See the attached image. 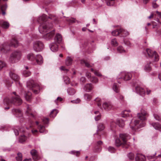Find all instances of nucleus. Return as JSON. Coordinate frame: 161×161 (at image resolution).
Instances as JSON below:
<instances>
[{
    "label": "nucleus",
    "instance_id": "obj_6",
    "mask_svg": "<svg viewBox=\"0 0 161 161\" xmlns=\"http://www.w3.org/2000/svg\"><path fill=\"white\" fill-rule=\"evenodd\" d=\"M21 56V53L20 52L14 51L11 54L9 61L11 63H15L19 59Z\"/></svg>",
    "mask_w": 161,
    "mask_h": 161
},
{
    "label": "nucleus",
    "instance_id": "obj_63",
    "mask_svg": "<svg viewBox=\"0 0 161 161\" xmlns=\"http://www.w3.org/2000/svg\"><path fill=\"white\" fill-rule=\"evenodd\" d=\"M94 74L98 76H101V74L98 71H95L94 72Z\"/></svg>",
    "mask_w": 161,
    "mask_h": 161
},
{
    "label": "nucleus",
    "instance_id": "obj_46",
    "mask_svg": "<svg viewBox=\"0 0 161 161\" xmlns=\"http://www.w3.org/2000/svg\"><path fill=\"white\" fill-rule=\"evenodd\" d=\"M116 125H117L116 122L114 121H112L110 123V126L112 129H113L116 127Z\"/></svg>",
    "mask_w": 161,
    "mask_h": 161
},
{
    "label": "nucleus",
    "instance_id": "obj_43",
    "mask_svg": "<svg viewBox=\"0 0 161 161\" xmlns=\"http://www.w3.org/2000/svg\"><path fill=\"white\" fill-rule=\"evenodd\" d=\"M38 129L40 133H42L45 132V127L43 125H39L38 127Z\"/></svg>",
    "mask_w": 161,
    "mask_h": 161
},
{
    "label": "nucleus",
    "instance_id": "obj_62",
    "mask_svg": "<svg viewBox=\"0 0 161 161\" xmlns=\"http://www.w3.org/2000/svg\"><path fill=\"white\" fill-rule=\"evenodd\" d=\"M101 118V115L100 114H98L96 117H95V119L96 121H98Z\"/></svg>",
    "mask_w": 161,
    "mask_h": 161
},
{
    "label": "nucleus",
    "instance_id": "obj_44",
    "mask_svg": "<svg viewBox=\"0 0 161 161\" xmlns=\"http://www.w3.org/2000/svg\"><path fill=\"white\" fill-rule=\"evenodd\" d=\"M12 112L14 114H19L21 113L20 110L19 109H13Z\"/></svg>",
    "mask_w": 161,
    "mask_h": 161
},
{
    "label": "nucleus",
    "instance_id": "obj_57",
    "mask_svg": "<svg viewBox=\"0 0 161 161\" xmlns=\"http://www.w3.org/2000/svg\"><path fill=\"white\" fill-rule=\"evenodd\" d=\"M64 80L66 84H68L69 82V79L66 76L64 78Z\"/></svg>",
    "mask_w": 161,
    "mask_h": 161
},
{
    "label": "nucleus",
    "instance_id": "obj_8",
    "mask_svg": "<svg viewBox=\"0 0 161 161\" xmlns=\"http://www.w3.org/2000/svg\"><path fill=\"white\" fill-rule=\"evenodd\" d=\"M33 48L36 52H40L44 48V45L42 42L39 41H35L33 43Z\"/></svg>",
    "mask_w": 161,
    "mask_h": 161
},
{
    "label": "nucleus",
    "instance_id": "obj_49",
    "mask_svg": "<svg viewBox=\"0 0 161 161\" xmlns=\"http://www.w3.org/2000/svg\"><path fill=\"white\" fill-rule=\"evenodd\" d=\"M144 69L146 71H150L151 70V68L149 64H147L145 65Z\"/></svg>",
    "mask_w": 161,
    "mask_h": 161
},
{
    "label": "nucleus",
    "instance_id": "obj_33",
    "mask_svg": "<svg viewBox=\"0 0 161 161\" xmlns=\"http://www.w3.org/2000/svg\"><path fill=\"white\" fill-rule=\"evenodd\" d=\"M27 138V137L25 135H22L19 138V142L20 143H23L26 140Z\"/></svg>",
    "mask_w": 161,
    "mask_h": 161
},
{
    "label": "nucleus",
    "instance_id": "obj_48",
    "mask_svg": "<svg viewBox=\"0 0 161 161\" xmlns=\"http://www.w3.org/2000/svg\"><path fill=\"white\" fill-rule=\"evenodd\" d=\"M117 98L120 101H124V97L120 94H119L117 96Z\"/></svg>",
    "mask_w": 161,
    "mask_h": 161
},
{
    "label": "nucleus",
    "instance_id": "obj_58",
    "mask_svg": "<svg viewBox=\"0 0 161 161\" xmlns=\"http://www.w3.org/2000/svg\"><path fill=\"white\" fill-rule=\"evenodd\" d=\"M80 101V100L79 98H77L76 100H75L71 101V102L73 103H78Z\"/></svg>",
    "mask_w": 161,
    "mask_h": 161
},
{
    "label": "nucleus",
    "instance_id": "obj_10",
    "mask_svg": "<svg viewBox=\"0 0 161 161\" xmlns=\"http://www.w3.org/2000/svg\"><path fill=\"white\" fill-rule=\"evenodd\" d=\"M131 77V74L130 73L123 72L119 74L118 78L119 79H122L125 80H130Z\"/></svg>",
    "mask_w": 161,
    "mask_h": 161
},
{
    "label": "nucleus",
    "instance_id": "obj_25",
    "mask_svg": "<svg viewBox=\"0 0 161 161\" xmlns=\"http://www.w3.org/2000/svg\"><path fill=\"white\" fill-rule=\"evenodd\" d=\"M130 110H124L121 113V116L122 117H126L129 116V113H130Z\"/></svg>",
    "mask_w": 161,
    "mask_h": 161
},
{
    "label": "nucleus",
    "instance_id": "obj_37",
    "mask_svg": "<svg viewBox=\"0 0 161 161\" xmlns=\"http://www.w3.org/2000/svg\"><path fill=\"white\" fill-rule=\"evenodd\" d=\"M108 6L113 5L114 3L115 0H105Z\"/></svg>",
    "mask_w": 161,
    "mask_h": 161
},
{
    "label": "nucleus",
    "instance_id": "obj_27",
    "mask_svg": "<svg viewBox=\"0 0 161 161\" xmlns=\"http://www.w3.org/2000/svg\"><path fill=\"white\" fill-rule=\"evenodd\" d=\"M27 58L31 61H34L35 60V58L34 57L33 53H30L28 54L27 56Z\"/></svg>",
    "mask_w": 161,
    "mask_h": 161
},
{
    "label": "nucleus",
    "instance_id": "obj_20",
    "mask_svg": "<svg viewBox=\"0 0 161 161\" xmlns=\"http://www.w3.org/2000/svg\"><path fill=\"white\" fill-rule=\"evenodd\" d=\"M35 60L36 61L37 64H41L43 63L42 58L40 55H37L35 58Z\"/></svg>",
    "mask_w": 161,
    "mask_h": 161
},
{
    "label": "nucleus",
    "instance_id": "obj_24",
    "mask_svg": "<svg viewBox=\"0 0 161 161\" xmlns=\"http://www.w3.org/2000/svg\"><path fill=\"white\" fill-rule=\"evenodd\" d=\"M151 125L156 129L160 130L161 128V125L158 123H152Z\"/></svg>",
    "mask_w": 161,
    "mask_h": 161
},
{
    "label": "nucleus",
    "instance_id": "obj_60",
    "mask_svg": "<svg viewBox=\"0 0 161 161\" xmlns=\"http://www.w3.org/2000/svg\"><path fill=\"white\" fill-rule=\"evenodd\" d=\"M80 81L82 83H84L86 82L85 78L83 77H81L80 79Z\"/></svg>",
    "mask_w": 161,
    "mask_h": 161
},
{
    "label": "nucleus",
    "instance_id": "obj_19",
    "mask_svg": "<svg viewBox=\"0 0 161 161\" xmlns=\"http://www.w3.org/2000/svg\"><path fill=\"white\" fill-rule=\"evenodd\" d=\"M145 157L140 154H137L136 155L135 160L136 161H145Z\"/></svg>",
    "mask_w": 161,
    "mask_h": 161
},
{
    "label": "nucleus",
    "instance_id": "obj_7",
    "mask_svg": "<svg viewBox=\"0 0 161 161\" xmlns=\"http://www.w3.org/2000/svg\"><path fill=\"white\" fill-rule=\"evenodd\" d=\"M27 87L30 90H32L35 94H37L38 92L39 86L36 84H35L33 80H30L28 81L27 82Z\"/></svg>",
    "mask_w": 161,
    "mask_h": 161
},
{
    "label": "nucleus",
    "instance_id": "obj_21",
    "mask_svg": "<svg viewBox=\"0 0 161 161\" xmlns=\"http://www.w3.org/2000/svg\"><path fill=\"white\" fill-rule=\"evenodd\" d=\"M116 123L117 125L119 127H123L125 125V123L122 119H118L116 120Z\"/></svg>",
    "mask_w": 161,
    "mask_h": 161
},
{
    "label": "nucleus",
    "instance_id": "obj_40",
    "mask_svg": "<svg viewBox=\"0 0 161 161\" xmlns=\"http://www.w3.org/2000/svg\"><path fill=\"white\" fill-rule=\"evenodd\" d=\"M90 80L93 83H96L98 81V79L95 77L92 76L90 79Z\"/></svg>",
    "mask_w": 161,
    "mask_h": 161
},
{
    "label": "nucleus",
    "instance_id": "obj_38",
    "mask_svg": "<svg viewBox=\"0 0 161 161\" xmlns=\"http://www.w3.org/2000/svg\"><path fill=\"white\" fill-rule=\"evenodd\" d=\"M23 75L25 77H28L31 75V73L27 70H25L23 71Z\"/></svg>",
    "mask_w": 161,
    "mask_h": 161
},
{
    "label": "nucleus",
    "instance_id": "obj_16",
    "mask_svg": "<svg viewBox=\"0 0 161 161\" xmlns=\"http://www.w3.org/2000/svg\"><path fill=\"white\" fill-rule=\"evenodd\" d=\"M50 47L52 51L55 52L58 50V45L56 43H53L50 44Z\"/></svg>",
    "mask_w": 161,
    "mask_h": 161
},
{
    "label": "nucleus",
    "instance_id": "obj_56",
    "mask_svg": "<svg viewBox=\"0 0 161 161\" xmlns=\"http://www.w3.org/2000/svg\"><path fill=\"white\" fill-rule=\"evenodd\" d=\"M154 116L155 119L157 120H160L161 119L160 117L157 114H154Z\"/></svg>",
    "mask_w": 161,
    "mask_h": 161
},
{
    "label": "nucleus",
    "instance_id": "obj_15",
    "mask_svg": "<svg viewBox=\"0 0 161 161\" xmlns=\"http://www.w3.org/2000/svg\"><path fill=\"white\" fill-rule=\"evenodd\" d=\"M54 34V30H53L46 34L43 36L44 38L46 40H48L52 38Z\"/></svg>",
    "mask_w": 161,
    "mask_h": 161
},
{
    "label": "nucleus",
    "instance_id": "obj_17",
    "mask_svg": "<svg viewBox=\"0 0 161 161\" xmlns=\"http://www.w3.org/2000/svg\"><path fill=\"white\" fill-rule=\"evenodd\" d=\"M9 75L10 76L12 79L15 81H17V83H19L18 82L19 79V77L18 75L13 72H10Z\"/></svg>",
    "mask_w": 161,
    "mask_h": 161
},
{
    "label": "nucleus",
    "instance_id": "obj_59",
    "mask_svg": "<svg viewBox=\"0 0 161 161\" xmlns=\"http://www.w3.org/2000/svg\"><path fill=\"white\" fill-rule=\"evenodd\" d=\"M42 121L44 124H47L48 122V119L47 118H44L42 119Z\"/></svg>",
    "mask_w": 161,
    "mask_h": 161
},
{
    "label": "nucleus",
    "instance_id": "obj_29",
    "mask_svg": "<svg viewBox=\"0 0 161 161\" xmlns=\"http://www.w3.org/2000/svg\"><path fill=\"white\" fill-rule=\"evenodd\" d=\"M66 20L69 24L74 23L76 22L79 23L78 21L76 20L75 19L72 18H68L66 19Z\"/></svg>",
    "mask_w": 161,
    "mask_h": 161
},
{
    "label": "nucleus",
    "instance_id": "obj_39",
    "mask_svg": "<svg viewBox=\"0 0 161 161\" xmlns=\"http://www.w3.org/2000/svg\"><path fill=\"white\" fill-rule=\"evenodd\" d=\"M31 108L29 106H28L27 108V110L26 111V112L29 115H31V116L32 117H34V115L32 113L31 111Z\"/></svg>",
    "mask_w": 161,
    "mask_h": 161
},
{
    "label": "nucleus",
    "instance_id": "obj_28",
    "mask_svg": "<svg viewBox=\"0 0 161 161\" xmlns=\"http://www.w3.org/2000/svg\"><path fill=\"white\" fill-rule=\"evenodd\" d=\"M31 93L28 92L27 93H26L25 95V98L27 101H30L31 98Z\"/></svg>",
    "mask_w": 161,
    "mask_h": 161
},
{
    "label": "nucleus",
    "instance_id": "obj_31",
    "mask_svg": "<svg viewBox=\"0 0 161 161\" xmlns=\"http://www.w3.org/2000/svg\"><path fill=\"white\" fill-rule=\"evenodd\" d=\"M121 33L123 37L129 35V33L122 28L120 29V33Z\"/></svg>",
    "mask_w": 161,
    "mask_h": 161
},
{
    "label": "nucleus",
    "instance_id": "obj_30",
    "mask_svg": "<svg viewBox=\"0 0 161 161\" xmlns=\"http://www.w3.org/2000/svg\"><path fill=\"white\" fill-rule=\"evenodd\" d=\"M67 92L70 95H73L75 93V91L73 88H69L67 90Z\"/></svg>",
    "mask_w": 161,
    "mask_h": 161
},
{
    "label": "nucleus",
    "instance_id": "obj_53",
    "mask_svg": "<svg viewBox=\"0 0 161 161\" xmlns=\"http://www.w3.org/2000/svg\"><path fill=\"white\" fill-rule=\"evenodd\" d=\"M95 101L96 102H98L97 103V105L98 106L100 107L101 106V99L99 98H97L95 99Z\"/></svg>",
    "mask_w": 161,
    "mask_h": 161
},
{
    "label": "nucleus",
    "instance_id": "obj_55",
    "mask_svg": "<svg viewBox=\"0 0 161 161\" xmlns=\"http://www.w3.org/2000/svg\"><path fill=\"white\" fill-rule=\"evenodd\" d=\"M108 149V151L111 153L114 152L115 151L114 148L112 147H109Z\"/></svg>",
    "mask_w": 161,
    "mask_h": 161
},
{
    "label": "nucleus",
    "instance_id": "obj_50",
    "mask_svg": "<svg viewBox=\"0 0 161 161\" xmlns=\"http://www.w3.org/2000/svg\"><path fill=\"white\" fill-rule=\"evenodd\" d=\"M6 66V64L3 61H0V69Z\"/></svg>",
    "mask_w": 161,
    "mask_h": 161
},
{
    "label": "nucleus",
    "instance_id": "obj_47",
    "mask_svg": "<svg viewBox=\"0 0 161 161\" xmlns=\"http://www.w3.org/2000/svg\"><path fill=\"white\" fill-rule=\"evenodd\" d=\"M117 51L120 53H123L125 52L123 47L122 46H119L117 48Z\"/></svg>",
    "mask_w": 161,
    "mask_h": 161
},
{
    "label": "nucleus",
    "instance_id": "obj_54",
    "mask_svg": "<svg viewBox=\"0 0 161 161\" xmlns=\"http://www.w3.org/2000/svg\"><path fill=\"white\" fill-rule=\"evenodd\" d=\"M71 154H75L77 156L80 154V152L79 151H72L70 152Z\"/></svg>",
    "mask_w": 161,
    "mask_h": 161
},
{
    "label": "nucleus",
    "instance_id": "obj_12",
    "mask_svg": "<svg viewBox=\"0 0 161 161\" xmlns=\"http://www.w3.org/2000/svg\"><path fill=\"white\" fill-rule=\"evenodd\" d=\"M31 153L33 159L35 160H37L40 158L37 152L35 149H33L31 151Z\"/></svg>",
    "mask_w": 161,
    "mask_h": 161
},
{
    "label": "nucleus",
    "instance_id": "obj_2",
    "mask_svg": "<svg viewBox=\"0 0 161 161\" xmlns=\"http://www.w3.org/2000/svg\"><path fill=\"white\" fill-rule=\"evenodd\" d=\"M47 18L45 14H43L38 19L37 21L40 24L39 27V30L41 33L44 34L49 29L52 27V25L50 24L49 25L47 26L48 23L47 22Z\"/></svg>",
    "mask_w": 161,
    "mask_h": 161
},
{
    "label": "nucleus",
    "instance_id": "obj_14",
    "mask_svg": "<svg viewBox=\"0 0 161 161\" xmlns=\"http://www.w3.org/2000/svg\"><path fill=\"white\" fill-rule=\"evenodd\" d=\"M136 91L137 93L139 94L142 96H144L145 94V91L140 86H137L136 88Z\"/></svg>",
    "mask_w": 161,
    "mask_h": 161
},
{
    "label": "nucleus",
    "instance_id": "obj_3",
    "mask_svg": "<svg viewBox=\"0 0 161 161\" xmlns=\"http://www.w3.org/2000/svg\"><path fill=\"white\" fill-rule=\"evenodd\" d=\"M120 138L122 140V142L119 138H117L115 140V144L116 146L119 147L123 144L125 146V147H127V146H129L130 143L128 142V140L130 139V136L126 134H120L119 135Z\"/></svg>",
    "mask_w": 161,
    "mask_h": 161
},
{
    "label": "nucleus",
    "instance_id": "obj_35",
    "mask_svg": "<svg viewBox=\"0 0 161 161\" xmlns=\"http://www.w3.org/2000/svg\"><path fill=\"white\" fill-rule=\"evenodd\" d=\"M104 126L103 124H99L97 126V131H101L103 130L104 129Z\"/></svg>",
    "mask_w": 161,
    "mask_h": 161
},
{
    "label": "nucleus",
    "instance_id": "obj_51",
    "mask_svg": "<svg viewBox=\"0 0 161 161\" xmlns=\"http://www.w3.org/2000/svg\"><path fill=\"white\" fill-rule=\"evenodd\" d=\"M128 157L130 159H133L134 158V155L132 153H129L128 155Z\"/></svg>",
    "mask_w": 161,
    "mask_h": 161
},
{
    "label": "nucleus",
    "instance_id": "obj_5",
    "mask_svg": "<svg viewBox=\"0 0 161 161\" xmlns=\"http://www.w3.org/2000/svg\"><path fill=\"white\" fill-rule=\"evenodd\" d=\"M19 45L18 41L15 38H13L11 41L10 45H7L4 44L1 46L0 51L6 53L9 50V47L11 46L15 47H17Z\"/></svg>",
    "mask_w": 161,
    "mask_h": 161
},
{
    "label": "nucleus",
    "instance_id": "obj_45",
    "mask_svg": "<svg viewBox=\"0 0 161 161\" xmlns=\"http://www.w3.org/2000/svg\"><path fill=\"white\" fill-rule=\"evenodd\" d=\"M16 159L17 161H21L22 160V154L21 153L17 154V156L16 157Z\"/></svg>",
    "mask_w": 161,
    "mask_h": 161
},
{
    "label": "nucleus",
    "instance_id": "obj_41",
    "mask_svg": "<svg viewBox=\"0 0 161 161\" xmlns=\"http://www.w3.org/2000/svg\"><path fill=\"white\" fill-rule=\"evenodd\" d=\"M113 88L114 91L116 92H118L119 91L118 86L116 83H114L113 86Z\"/></svg>",
    "mask_w": 161,
    "mask_h": 161
},
{
    "label": "nucleus",
    "instance_id": "obj_13",
    "mask_svg": "<svg viewBox=\"0 0 161 161\" xmlns=\"http://www.w3.org/2000/svg\"><path fill=\"white\" fill-rule=\"evenodd\" d=\"M10 25L9 23L3 20L0 21V26L3 28L6 29L8 28Z\"/></svg>",
    "mask_w": 161,
    "mask_h": 161
},
{
    "label": "nucleus",
    "instance_id": "obj_22",
    "mask_svg": "<svg viewBox=\"0 0 161 161\" xmlns=\"http://www.w3.org/2000/svg\"><path fill=\"white\" fill-rule=\"evenodd\" d=\"M55 41L57 42L58 43L60 42L62 40V37L61 35L57 34L54 39Z\"/></svg>",
    "mask_w": 161,
    "mask_h": 161
},
{
    "label": "nucleus",
    "instance_id": "obj_26",
    "mask_svg": "<svg viewBox=\"0 0 161 161\" xmlns=\"http://www.w3.org/2000/svg\"><path fill=\"white\" fill-rule=\"evenodd\" d=\"M58 112V111L56 109H53L50 114V117L53 118L54 117L56 116Z\"/></svg>",
    "mask_w": 161,
    "mask_h": 161
},
{
    "label": "nucleus",
    "instance_id": "obj_52",
    "mask_svg": "<svg viewBox=\"0 0 161 161\" xmlns=\"http://www.w3.org/2000/svg\"><path fill=\"white\" fill-rule=\"evenodd\" d=\"M111 44L114 46H117L118 45V43L115 39H114L112 40Z\"/></svg>",
    "mask_w": 161,
    "mask_h": 161
},
{
    "label": "nucleus",
    "instance_id": "obj_4",
    "mask_svg": "<svg viewBox=\"0 0 161 161\" xmlns=\"http://www.w3.org/2000/svg\"><path fill=\"white\" fill-rule=\"evenodd\" d=\"M22 103V100L18 95L12 97L11 99L6 98L4 100V104L8 105L12 103L16 105H19Z\"/></svg>",
    "mask_w": 161,
    "mask_h": 161
},
{
    "label": "nucleus",
    "instance_id": "obj_11",
    "mask_svg": "<svg viewBox=\"0 0 161 161\" xmlns=\"http://www.w3.org/2000/svg\"><path fill=\"white\" fill-rule=\"evenodd\" d=\"M113 106L110 102H105L103 104V108L106 110L108 111L112 109Z\"/></svg>",
    "mask_w": 161,
    "mask_h": 161
},
{
    "label": "nucleus",
    "instance_id": "obj_36",
    "mask_svg": "<svg viewBox=\"0 0 161 161\" xmlns=\"http://www.w3.org/2000/svg\"><path fill=\"white\" fill-rule=\"evenodd\" d=\"M84 97L86 100L90 101L92 97V96L91 94L86 93L84 95Z\"/></svg>",
    "mask_w": 161,
    "mask_h": 161
},
{
    "label": "nucleus",
    "instance_id": "obj_42",
    "mask_svg": "<svg viewBox=\"0 0 161 161\" xmlns=\"http://www.w3.org/2000/svg\"><path fill=\"white\" fill-rule=\"evenodd\" d=\"M7 8L6 5H4L1 6V10L2 11V14L3 15H4L5 14V10Z\"/></svg>",
    "mask_w": 161,
    "mask_h": 161
},
{
    "label": "nucleus",
    "instance_id": "obj_1",
    "mask_svg": "<svg viewBox=\"0 0 161 161\" xmlns=\"http://www.w3.org/2000/svg\"><path fill=\"white\" fill-rule=\"evenodd\" d=\"M148 114L146 111L142 109L140 113L137 114V117L140 119H133L130 124L131 128L133 130H135L140 127H144L145 123L143 121L146 119Z\"/></svg>",
    "mask_w": 161,
    "mask_h": 161
},
{
    "label": "nucleus",
    "instance_id": "obj_9",
    "mask_svg": "<svg viewBox=\"0 0 161 161\" xmlns=\"http://www.w3.org/2000/svg\"><path fill=\"white\" fill-rule=\"evenodd\" d=\"M146 53H147L150 58H153L154 61H157L158 60V55L155 51H152L149 49H147L146 50Z\"/></svg>",
    "mask_w": 161,
    "mask_h": 161
},
{
    "label": "nucleus",
    "instance_id": "obj_32",
    "mask_svg": "<svg viewBox=\"0 0 161 161\" xmlns=\"http://www.w3.org/2000/svg\"><path fill=\"white\" fill-rule=\"evenodd\" d=\"M120 33V29H116L112 32V34L114 36H118Z\"/></svg>",
    "mask_w": 161,
    "mask_h": 161
},
{
    "label": "nucleus",
    "instance_id": "obj_34",
    "mask_svg": "<svg viewBox=\"0 0 161 161\" xmlns=\"http://www.w3.org/2000/svg\"><path fill=\"white\" fill-rule=\"evenodd\" d=\"M81 63L82 64H85V65L88 67L90 68L91 67H92L93 66V65H91L90 64H89L88 62H87V61H86L84 60H82L81 61Z\"/></svg>",
    "mask_w": 161,
    "mask_h": 161
},
{
    "label": "nucleus",
    "instance_id": "obj_61",
    "mask_svg": "<svg viewBox=\"0 0 161 161\" xmlns=\"http://www.w3.org/2000/svg\"><path fill=\"white\" fill-rule=\"evenodd\" d=\"M153 6L154 8H156L158 7V5L155 2V1H153L152 3Z\"/></svg>",
    "mask_w": 161,
    "mask_h": 161
},
{
    "label": "nucleus",
    "instance_id": "obj_23",
    "mask_svg": "<svg viewBox=\"0 0 161 161\" xmlns=\"http://www.w3.org/2000/svg\"><path fill=\"white\" fill-rule=\"evenodd\" d=\"M72 63V59L70 57H67L65 61L66 65L69 66L71 65Z\"/></svg>",
    "mask_w": 161,
    "mask_h": 161
},
{
    "label": "nucleus",
    "instance_id": "obj_64",
    "mask_svg": "<svg viewBox=\"0 0 161 161\" xmlns=\"http://www.w3.org/2000/svg\"><path fill=\"white\" fill-rule=\"evenodd\" d=\"M86 77L88 78L89 80L92 77L91 76V74L90 73L87 72L86 74Z\"/></svg>",
    "mask_w": 161,
    "mask_h": 161
},
{
    "label": "nucleus",
    "instance_id": "obj_18",
    "mask_svg": "<svg viewBox=\"0 0 161 161\" xmlns=\"http://www.w3.org/2000/svg\"><path fill=\"white\" fill-rule=\"evenodd\" d=\"M93 86L91 83H87L85 85L84 87V89L87 92L91 91L93 88Z\"/></svg>",
    "mask_w": 161,
    "mask_h": 161
}]
</instances>
